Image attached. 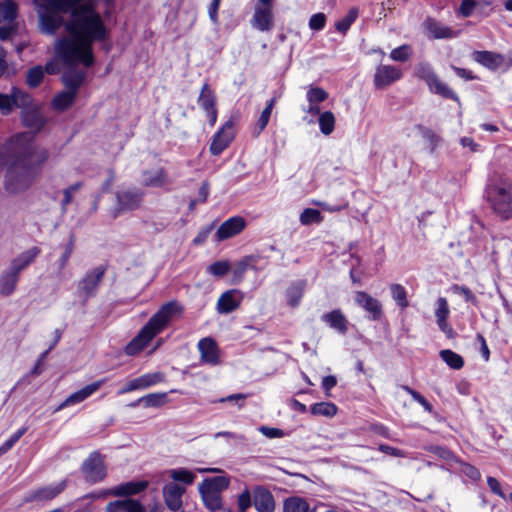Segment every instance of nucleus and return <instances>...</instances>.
Listing matches in <instances>:
<instances>
[{
	"label": "nucleus",
	"mask_w": 512,
	"mask_h": 512,
	"mask_svg": "<svg viewBox=\"0 0 512 512\" xmlns=\"http://www.w3.org/2000/svg\"><path fill=\"white\" fill-rule=\"evenodd\" d=\"M182 310L177 301H169L163 304L142 327L139 333L126 345V355L135 356L141 352L154 337L168 327L175 316L182 313Z\"/></svg>",
	"instance_id": "f257e3e1"
},
{
	"label": "nucleus",
	"mask_w": 512,
	"mask_h": 512,
	"mask_svg": "<svg viewBox=\"0 0 512 512\" xmlns=\"http://www.w3.org/2000/svg\"><path fill=\"white\" fill-rule=\"evenodd\" d=\"M33 135L21 133L15 135L9 143V152L12 158L17 159L26 166L36 177L42 166L49 158L46 148L35 145Z\"/></svg>",
	"instance_id": "f03ea898"
},
{
	"label": "nucleus",
	"mask_w": 512,
	"mask_h": 512,
	"mask_svg": "<svg viewBox=\"0 0 512 512\" xmlns=\"http://www.w3.org/2000/svg\"><path fill=\"white\" fill-rule=\"evenodd\" d=\"M485 198L499 219L512 221V181H491L486 185Z\"/></svg>",
	"instance_id": "7ed1b4c3"
},
{
	"label": "nucleus",
	"mask_w": 512,
	"mask_h": 512,
	"mask_svg": "<svg viewBox=\"0 0 512 512\" xmlns=\"http://www.w3.org/2000/svg\"><path fill=\"white\" fill-rule=\"evenodd\" d=\"M36 176L20 161L13 158L5 176V188L10 193H19L28 189Z\"/></svg>",
	"instance_id": "20e7f679"
},
{
	"label": "nucleus",
	"mask_w": 512,
	"mask_h": 512,
	"mask_svg": "<svg viewBox=\"0 0 512 512\" xmlns=\"http://www.w3.org/2000/svg\"><path fill=\"white\" fill-rule=\"evenodd\" d=\"M415 74L418 78L424 80L431 92L442 96L443 98L459 101L456 93L450 89L445 83L441 82L436 76L433 68L429 63H419L416 66Z\"/></svg>",
	"instance_id": "39448f33"
},
{
	"label": "nucleus",
	"mask_w": 512,
	"mask_h": 512,
	"mask_svg": "<svg viewBox=\"0 0 512 512\" xmlns=\"http://www.w3.org/2000/svg\"><path fill=\"white\" fill-rule=\"evenodd\" d=\"M143 193L138 189H127L116 193L117 205L111 210L113 218L119 217L122 213L136 210L140 207Z\"/></svg>",
	"instance_id": "423d86ee"
},
{
	"label": "nucleus",
	"mask_w": 512,
	"mask_h": 512,
	"mask_svg": "<svg viewBox=\"0 0 512 512\" xmlns=\"http://www.w3.org/2000/svg\"><path fill=\"white\" fill-rule=\"evenodd\" d=\"M250 23L260 32H270L275 25L273 3L258 2L254 7Z\"/></svg>",
	"instance_id": "0eeeda50"
},
{
	"label": "nucleus",
	"mask_w": 512,
	"mask_h": 512,
	"mask_svg": "<svg viewBox=\"0 0 512 512\" xmlns=\"http://www.w3.org/2000/svg\"><path fill=\"white\" fill-rule=\"evenodd\" d=\"M104 276V269L96 267L87 272L77 284V294L84 301L96 295L100 282Z\"/></svg>",
	"instance_id": "6e6552de"
},
{
	"label": "nucleus",
	"mask_w": 512,
	"mask_h": 512,
	"mask_svg": "<svg viewBox=\"0 0 512 512\" xmlns=\"http://www.w3.org/2000/svg\"><path fill=\"white\" fill-rule=\"evenodd\" d=\"M82 473L86 481L97 483L106 476L104 461L99 452H92L81 466Z\"/></svg>",
	"instance_id": "1a4fd4ad"
},
{
	"label": "nucleus",
	"mask_w": 512,
	"mask_h": 512,
	"mask_svg": "<svg viewBox=\"0 0 512 512\" xmlns=\"http://www.w3.org/2000/svg\"><path fill=\"white\" fill-rule=\"evenodd\" d=\"M403 72L400 68L393 65H378L374 74V86L377 89H384L396 81L400 80Z\"/></svg>",
	"instance_id": "9d476101"
},
{
	"label": "nucleus",
	"mask_w": 512,
	"mask_h": 512,
	"mask_svg": "<svg viewBox=\"0 0 512 512\" xmlns=\"http://www.w3.org/2000/svg\"><path fill=\"white\" fill-rule=\"evenodd\" d=\"M233 127L234 122L229 119L214 135L209 148L212 155H219L228 147L234 138Z\"/></svg>",
	"instance_id": "9b49d317"
},
{
	"label": "nucleus",
	"mask_w": 512,
	"mask_h": 512,
	"mask_svg": "<svg viewBox=\"0 0 512 512\" xmlns=\"http://www.w3.org/2000/svg\"><path fill=\"white\" fill-rule=\"evenodd\" d=\"M422 28L429 39H451L457 37L456 31L432 17H427L423 21Z\"/></svg>",
	"instance_id": "f8f14e48"
},
{
	"label": "nucleus",
	"mask_w": 512,
	"mask_h": 512,
	"mask_svg": "<svg viewBox=\"0 0 512 512\" xmlns=\"http://www.w3.org/2000/svg\"><path fill=\"white\" fill-rule=\"evenodd\" d=\"M106 383V379L97 380L91 384L86 385L80 390L72 393L69 397H67L56 409V411H60L66 407L73 406L79 404L93 395L96 391H98L104 384Z\"/></svg>",
	"instance_id": "ddd939ff"
},
{
	"label": "nucleus",
	"mask_w": 512,
	"mask_h": 512,
	"mask_svg": "<svg viewBox=\"0 0 512 512\" xmlns=\"http://www.w3.org/2000/svg\"><path fill=\"white\" fill-rule=\"evenodd\" d=\"M197 102L205 111L210 125L213 126L217 121L216 96L207 83L202 86Z\"/></svg>",
	"instance_id": "4468645a"
},
{
	"label": "nucleus",
	"mask_w": 512,
	"mask_h": 512,
	"mask_svg": "<svg viewBox=\"0 0 512 512\" xmlns=\"http://www.w3.org/2000/svg\"><path fill=\"white\" fill-rule=\"evenodd\" d=\"M246 227V220L241 216L230 217L225 220L216 232L217 241H223L241 233Z\"/></svg>",
	"instance_id": "2eb2a0df"
},
{
	"label": "nucleus",
	"mask_w": 512,
	"mask_h": 512,
	"mask_svg": "<svg viewBox=\"0 0 512 512\" xmlns=\"http://www.w3.org/2000/svg\"><path fill=\"white\" fill-rule=\"evenodd\" d=\"M354 300L357 305L362 307L370 314L371 320L377 321L381 318L382 305L376 298L372 297L364 291H357L355 293Z\"/></svg>",
	"instance_id": "dca6fc26"
},
{
	"label": "nucleus",
	"mask_w": 512,
	"mask_h": 512,
	"mask_svg": "<svg viewBox=\"0 0 512 512\" xmlns=\"http://www.w3.org/2000/svg\"><path fill=\"white\" fill-rule=\"evenodd\" d=\"M185 488L175 482H169L163 487V497L166 506L172 511H179L182 508V496Z\"/></svg>",
	"instance_id": "f3484780"
},
{
	"label": "nucleus",
	"mask_w": 512,
	"mask_h": 512,
	"mask_svg": "<svg viewBox=\"0 0 512 512\" xmlns=\"http://www.w3.org/2000/svg\"><path fill=\"white\" fill-rule=\"evenodd\" d=\"M243 300V293L237 289L228 290L221 294L217 301V311L228 314L236 310Z\"/></svg>",
	"instance_id": "a211bd4d"
},
{
	"label": "nucleus",
	"mask_w": 512,
	"mask_h": 512,
	"mask_svg": "<svg viewBox=\"0 0 512 512\" xmlns=\"http://www.w3.org/2000/svg\"><path fill=\"white\" fill-rule=\"evenodd\" d=\"M450 315L448 301L444 297H439L436 301L435 317L438 328L448 337L454 336V330L449 325L447 319Z\"/></svg>",
	"instance_id": "6ab92c4d"
},
{
	"label": "nucleus",
	"mask_w": 512,
	"mask_h": 512,
	"mask_svg": "<svg viewBox=\"0 0 512 512\" xmlns=\"http://www.w3.org/2000/svg\"><path fill=\"white\" fill-rule=\"evenodd\" d=\"M253 505L258 512H274L275 510L272 493L262 486H257L253 490Z\"/></svg>",
	"instance_id": "aec40b11"
},
{
	"label": "nucleus",
	"mask_w": 512,
	"mask_h": 512,
	"mask_svg": "<svg viewBox=\"0 0 512 512\" xmlns=\"http://www.w3.org/2000/svg\"><path fill=\"white\" fill-rule=\"evenodd\" d=\"M40 253V248L36 246L31 247L13 258L10 262L9 268L20 276V273L31 265Z\"/></svg>",
	"instance_id": "412c9836"
},
{
	"label": "nucleus",
	"mask_w": 512,
	"mask_h": 512,
	"mask_svg": "<svg viewBox=\"0 0 512 512\" xmlns=\"http://www.w3.org/2000/svg\"><path fill=\"white\" fill-rule=\"evenodd\" d=\"M472 59L490 70H497L504 65L505 58L502 54L492 51H474Z\"/></svg>",
	"instance_id": "4be33fe9"
},
{
	"label": "nucleus",
	"mask_w": 512,
	"mask_h": 512,
	"mask_svg": "<svg viewBox=\"0 0 512 512\" xmlns=\"http://www.w3.org/2000/svg\"><path fill=\"white\" fill-rule=\"evenodd\" d=\"M106 512H145V508L139 501L126 498L108 503Z\"/></svg>",
	"instance_id": "5701e85b"
},
{
	"label": "nucleus",
	"mask_w": 512,
	"mask_h": 512,
	"mask_svg": "<svg viewBox=\"0 0 512 512\" xmlns=\"http://www.w3.org/2000/svg\"><path fill=\"white\" fill-rule=\"evenodd\" d=\"M198 349L201 358L204 362L209 364H217L219 355L218 348L215 341L211 338H203L198 342Z\"/></svg>",
	"instance_id": "b1692460"
},
{
	"label": "nucleus",
	"mask_w": 512,
	"mask_h": 512,
	"mask_svg": "<svg viewBox=\"0 0 512 512\" xmlns=\"http://www.w3.org/2000/svg\"><path fill=\"white\" fill-rule=\"evenodd\" d=\"M146 481L127 482L117 485L109 490V494L113 496H129L142 492L147 488Z\"/></svg>",
	"instance_id": "393cba45"
},
{
	"label": "nucleus",
	"mask_w": 512,
	"mask_h": 512,
	"mask_svg": "<svg viewBox=\"0 0 512 512\" xmlns=\"http://www.w3.org/2000/svg\"><path fill=\"white\" fill-rule=\"evenodd\" d=\"M18 281L19 275L9 267L3 270L0 274V295L10 296L15 291Z\"/></svg>",
	"instance_id": "a878e982"
},
{
	"label": "nucleus",
	"mask_w": 512,
	"mask_h": 512,
	"mask_svg": "<svg viewBox=\"0 0 512 512\" xmlns=\"http://www.w3.org/2000/svg\"><path fill=\"white\" fill-rule=\"evenodd\" d=\"M322 321H324L326 324H328L332 329H335L341 334H345L347 332V319L343 315V313L336 309L329 313H326L322 315L321 317Z\"/></svg>",
	"instance_id": "bb28decb"
},
{
	"label": "nucleus",
	"mask_w": 512,
	"mask_h": 512,
	"mask_svg": "<svg viewBox=\"0 0 512 512\" xmlns=\"http://www.w3.org/2000/svg\"><path fill=\"white\" fill-rule=\"evenodd\" d=\"M66 483L62 481L34 491L29 497L30 500H50L56 497L65 489Z\"/></svg>",
	"instance_id": "cd10ccee"
},
{
	"label": "nucleus",
	"mask_w": 512,
	"mask_h": 512,
	"mask_svg": "<svg viewBox=\"0 0 512 512\" xmlns=\"http://www.w3.org/2000/svg\"><path fill=\"white\" fill-rule=\"evenodd\" d=\"M84 78L85 72L76 69H68L62 75V81L67 90L74 91L76 94Z\"/></svg>",
	"instance_id": "c85d7f7f"
},
{
	"label": "nucleus",
	"mask_w": 512,
	"mask_h": 512,
	"mask_svg": "<svg viewBox=\"0 0 512 512\" xmlns=\"http://www.w3.org/2000/svg\"><path fill=\"white\" fill-rule=\"evenodd\" d=\"M45 122H46L45 118L37 110L28 109V110H25L23 113L24 125L32 130H35V131L41 130L43 128V126L45 125Z\"/></svg>",
	"instance_id": "c756f323"
},
{
	"label": "nucleus",
	"mask_w": 512,
	"mask_h": 512,
	"mask_svg": "<svg viewBox=\"0 0 512 512\" xmlns=\"http://www.w3.org/2000/svg\"><path fill=\"white\" fill-rule=\"evenodd\" d=\"M199 492L206 508L211 511H217L222 507V497L220 493L204 489L199 486Z\"/></svg>",
	"instance_id": "7c9ffc66"
},
{
	"label": "nucleus",
	"mask_w": 512,
	"mask_h": 512,
	"mask_svg": "<svg viewBox=\"0 0 512 512\" xmlns=\"http://www.w3.org/2000/svg\"><path fill=\"white\" fill-rule=\"evenodd\" d=\"M76 95L77 94L74 91L69 90L58 93L52 101L53 108L57 111H64L68 109L73 104Z\"/></svg>",
	"instance_id": "2f4dec72"
},
{
	"label": "nucleus",
	"mask_w": 512,
	"mask_h": 512,
	"mask_svg": "<svg viewBox=\"0 0 512 512\" xmlns=\"http://www.w3.org/2000/svg\"><path fill=\"white\" fill-rule=\"evenodd\" d=\"M167 175L164 169L160 168L154 171L145 172L143 175V184L150 187H161L166 183Z\"/></svg>",
	"instance_id": "473e14b6"
},
{
	"label": "nucleus",
	"mask_w": 512,
	"mask_h": 512,
	"mask_svg": "<svg viewBox=\"0 0 512 512\" xmlns=\"http://www.w3.org/2000/svg\"><path fill=\"white\" fill-rule=\"evenodd\" d=\"M230 484V479L227 476L221 475L213 478L205 479L200 487L208 489L213 492L220 493L227 489Z\"/></svg>",
	"instance_id": "72a5a7b5"
},
{
	"label": "nucleus",
	"mask_w": 512,
	"mask_h": 512,
	"mask_svg": "<svg viewBox=\"0 0 512 512\" xmlns=\"http://www.w3.org/2000/svg\"><path fill=\"white\" fill-rule=\"evenodd\" d=\"M309 508L307 500L298 496L289 497L283 503V512H308Z\"/></svg>",
	"instance_id": "f704fd0d"
},
{
	"label": "nucleus",
	"mask_w": 512,
	"mask_h": 512,
	"mask_svg": "<svg viewBox=\"0 0 512 512\" xmlns=\"http://www.w3.org/2000/svg\"><path fill=\"white\" fill-rule=\"evenodd\" d=\"M305 290V282L299 281L293 283L286 291L287 302L291 307H296L300 304Z\"/></svg>",
	"instance_id": "c9c22d12"
},
{
	"label": "nucleus",
	"mask_w": 512,
	"mask_h": 512,
	"mask_svg": "<svg viewBox=\"0 0 512 512\" xmlns=\"http://www.w3.org/2000/svg\"><path fill=\"white\" fill-rule=\"evenodd\" d=\"M142 404L146 408H158L168 402L166 392L151 393L139 398Z\"/></svg>",
	"instance_id": "e433bc0d"
},
{
	"label": "nucleus",
	"mask_w": 512,
	"mask_h": 512,
	"mask_svg": "<svg viewBox=\"0 0 512 512\" xmlns=\"http://www.w3.org/2000/svg\"><path fill=\"white\" fill-rule=\"evenodd\" d=\"M137 378L141 390H144L159 383H163L165 381V374L162 372H152L143 374Z\"/></svg>",
	"instance_id": "4c0bfd02"
},
{
	"label": "nucleus",
	"mask_w": 512,
	"mask_h": 512,
	"mask_svg": "<svg viewBox=\"0 0 512 512\" xmlns=\"http://www.w3.org/2000/svg\"><path fill=\"white\" fill-rule=\"evenodd\" d=\"M310 412L313 415L333 417L337 413V406L331 402L315 403L310 407Z\"/></svg>",
	"instance_id": "58836bf2"
},
{
	"label": "nucleus",
	"mask_w": 512,
	"mask_h": 512,
	"mask_svg": "<svg viewBox=\"0 0 512 512\" xmlns=\"http://www.w3.org/2000/svg\"><path fill=\"white\" fill-rule=\"evenodd\" d=\"M320 131L324 135H330L334 131L335 116L331 111L322 112L318 118Z\"/></svg>",
	"instance_id": "ea45409f"
},
{
	"label": "nucleus",
	"mask_w": 512,
	"mask_h": 512,
	"mask_svg": "<svg viewBox=\"0 0 512 512\" xmlns=\"http://www.w3.org/2000/svg\"><path fill=\"white\" fill-rule=\"evenodd\" d=\"M168 474H169L170 478H172L173 481L182 482L186 485L192 484L196 478V476L193 472H191L185 468L169 470Z\"/></svg>",
	"instance_id": "a19ab883"
},
{
	"label": "nucleus",
	"mask_w": 512,
	"mask_h": 512,
	"mask_svg": "<svg viewBox=\"0 0 512 512\" xmlns=\"http://www.w3.org/2000/svg\"><path fill=\"white\" fill-rule=\"evenodd\" d=\"M358 17V9L357 8H351L348 13L339 21L335 23V28L340 33L345 34L351 25L355 22V20Z\"/></svg>",
	"instance_id": "79ce46f5"
},
{
	"label": "nucleus",
	"mask_w": 512,
	"mask_h": 512,
	"mask_svg": "<svg viewBox=\"0 0 512 512\" xmlns=\"http://www.w3.org/2000/svg\"><path fill=\"white\" fill-rule=\"evenodd\" d=\"M440 357L452 369L457 370L462 368L464 365L463 358L452 350L446 349L440 351Z\"/></svg>",
	"instance_id": "37998d69"
},
{
	"label": "nucleus",
	"mask_w": 512,
	"mask_h": 512,
	"mask_svg": "<svg viewBox=\"0 0 512 512\" xmlns=\"http://www.w3.org/2000/svg\"><path fill=\"white\" fill-rule=\"evenodd\" d=\"M323 217L321 212L317 209L306 208L304 209L299 217V221L302 225H310L312 223H321Z\"/></svg>",
	"instance_id": "c03bdc74"
},
{
	"label": "nucleus",
	"mask_w": 512,
	"mask_h": 512,
	"mask_svg": "<svg viewBox=\"0 0 512 512\" xmlns=\"http://www.w3.org/2000/svg\"><path fill=\"white\" fill-rule=\"evenodd\" d=\"M0 15L3 19L12 22L17 17V4L14 0H5L0 4Z\"/></svg>",
	"instance_id": "a18cd8bd"
},
{
	"label": "nucleus",
	"mask_w": 512,
	"mask_h": 512,
	"mask_svg": "<svg viewBox=\"0 0 512 512\" xmlns=\"http://www.w3.org/2000/svg\"><path fill=\"white\" fill-rule=\"evenodd\" d=\"M392 298L401 308L408 307L406 289L400 284H392L390 286Z\"/></svg>",
	"instance_id": "49530a36"
},
{
	"label": "nucleus",
	"mask_w": 512,
	"mask_h": 512,
	"mask_svg": "<svg viewBox=\"0 0 512 512\" xmlns=\"http://www.w3.org/2000/svg\"><path fill=\"white\" fill-rule=\"evenodd\" d=\"M412 53L413 51L411 46L404 44L393 49L390 52V58L391 60L396 62H406L411 58Z\"/></svg>",
	"instance_id": "de8ad7c7"
},
{
	"label": "nucleus",
	"mask_w": 512,
	"mask_h": 512,
	"mask_svg": "<svg viewBox=\"0 0 512 512\" xmlns=\"http://www.w3.org/2000/svg\"><path fill=\"white\" fill-rule=\"evenodd\" d=\"M44 77V69L42 66H35L28 70L26 83L29 87L35 88L39 86Z\"/></svg>",
	"instance_id": "09e8293b"
},
{
	"label": "nucleus",
	"mask_w": 512,
	"mask_h": 512,
	"mask_svg": "<svg viewBox=\"0 0 512 512\" xmlns=\"http://www.w3.org/2000/svg\"><path fill=\"white\" fill-rule=\"evenodd\" d=\"M10 97L13 99V107L26 108L31 103V97L16 87L12 88Z\"/></svg>",
	"instance_id": "8fccbe9b"
},
{
	"label": "nucleus",
	"mask_w": 512,
	"mask_h": 512,
	"mask_svg": "<svg viewBox=\"0 0 512 512\" xmlns=\"http://www.w3.org/2000/svg\"><path fill=\"white\" fill-rule=\"evenodd\" d=\"M230 268L229 261H216L207 267V272L213 276L222 277L229 272Z\"/></svg>",
	"instance_id": "3c124183"
},
{
	"label": "nucleus",
	"mask_w": 512,
	"mask_h": 512,
	"mask_svg": "<svg viewBox=\"0 0 512 512\" xmlns=\"http://www.w3.org/2000/svg\"><path fill=\"white\" fill-rule=\"evenodd\" d=\"M419 129L422 137L429 144L431 152H434L435 149L440 146L442 142L441 138L429 128L420 127Z\"/></svg>",
	"instance_id": "603ef678"
},
{
	"label": "nucleus",
	"mask_w": 512,
	"mask_h": 512,
	"mask_svg": "<svg viewBox=\"0 0 512 512\" xmlns=\"http://www.w3.org/2000/svg\"><path fill=\"white\" fill-rule=\"evenodd\" d=\"M27 428L22 427L17 430L13 435L9 437L1 446H0V456L7 453L18 441L19 439L26 433Z\"/></svg>",
	"instance_id": "864d4df0"
},
{
	"label": "nucleus",
	"mask_w": 512,
	"mask_h": 512,
	"mask_svg": "<svg viewBox=\"0 0 512 512\" xmlns=\"http://www.w3.org/2000/svg\"><path fill=\"white\" fill-rule=\"evenodd\" d=\"M253 504V493L249 489L245 488L237 499V506L239 512H246L248 508Z\"/></svg>",
	"instance_id": "5fc2aeb1"
},
{
	"label": "nucleus",
	"mask_w": 512,
	"mask_h": 512,
	"mask_svg": "<svg viewBox=\"0 0 512 512\" xmlns=\"http://www.w3.org/2000/svg\"><path fill=\"white\" fill-rule=\"evenodd\" d=\"M328 98V93L320 87H311L307 91V100L309 103H321Z\"/></svg>",
	"instance_id": "6e6d98bb"
},
{
	"label": "nucleus",
	"mask_w": 512,
	"mask_h": 512,
	"mask_svg": "<svg viewBox=\"0 0 512 512\" xmlns=\"http://www.w3.org/2000/svg\"><path fill=\"white\" fill-rule=\"evenodd\" d=\"M73 250H74V242L72 239H70L69 242L65 245L64 251H63L61 257L57 261L59 271H62L66 267L71 255L73 253Z\"/></svg>",
	"instance_id": "4d7b16f0"
},
{
	"label": "nucleus",
	"mask_w": 512,
	"mask_h": 512,
	"mask_svg": "<svg viewBox=\"0 0 512 512\" xmlns=\"http://www.w3.org/2000/svg\"><path fill=\"white\" fill-rule=\"evenodd\" d=\"M276 102V99L275 98H272L268 101L266 107L264 108V110L262 111L260 117H259V120H258V125H259V128L260 130H263L268 122H269V119H270V116H271V113H272V110H273V107H274V104Z\"/></svg>",
	"instance_id": "13d9d810"
},
{
	"label": "nucleus",
	"mask_w": 512,
	"mask_h": 512,
	"mask_svg": "<svg viewBox=\"0 0 512 512\" xmlns=\"http://www.w3.org/2000/svg\"><path fill=\"white\" fill-rule=\"evenodd\" d=\"M326 16L324 13L313 14L309 19V28L313 31H320L325 27Z\"/></svg>",
	"instance_id": "bf43d9fd"
},
{
	"label": "nucleus",
	"mask_w": 512,
	"mask_h": 512,
	"mask_svg": "<svg viewBox=\"0 0 512 512\" xmlns=\"http://www.w3.org/2000/svg\"><path fill=\"white\" fill-rule=\"evenodd\" d=\"M451 291L454 293V294H457L459 296H462L465 301L467 302H474L475 301V296L474 294L471 292V290L469 288H467L466 286H461V285H453L451 287Z\"/></svg>",
	"instance_id": "052dcab7"
},
{
	"label": "nucleus",
	"mask_w": 512,
	"mask_h": 512,
	"mask_svg": "<svg viewBox=\"0 0 512 512\" xmlns=\"http://www.w3.org/2000/svg\"><path fill=\"white\" fill-rule=\"evenodd\" d=\"M259 431L262 435L266 436L267 438L273 439V438H282L285 436V433L283 430L268 426H260Z\"/></svg>",
	"instance_id": "680f3d73"
},
{
	"label": "nucleus",
	"mask_w": 512,
	"mask_h": 512,
	"mask_svg": "<svg viewBox=\"0 0 512 512\" xmlns=\"http://www.w3.org/2000/svg\"><path fill=\"white\" fill-rule=\"evenodd\" d=\"M13 109V99L10 97V94H2L0 93V111L7 115Z\"/></svg>",
	"instance_id": "e2e57ef3"
},
{
	"label": "nucleus",
	"mask_w": 512,
	"mask_h": 512,
	"mask_svg": "<svg viewBox=\"0 0 512 512\" xmlns=\"http://www.w3.org/2000/svg\"><path fill=\"white\" fill-rule=\"evenodd\" d=\"M248 267H249V262L247 259H244L236 264V266L233 270V275L237 282L242 280Z\"/></svg>",
	"instance_id": "0e129e2a"
},
{
	"label": "nucleus",
	"mask_w": 512,
	"mask_h": 512,
	"mask_svg": "<svg viewBox=\"0 0 512 512\" xmlns=\"http://www.w3.org/2000/svg\"><path fill=\"white\" fill-rule=\"evenodd\" d=\"M378 449L379 451L394 457H405L404 451L386 444H380Z\"/></svg>",
	"instance_id": "69168bd1"
},
{
	"label": "nucleus",
	"mask_w": 512,
	"mask_h": 512,
	"mask_svg": "<svg viewBox=\"0 0 512 512\" xmlns=\"http://www.w3.org/2000/svg\"><path fill=\"white\" fill-rule=\"evenodd\" d=\"M135 390H141L138 378H134L126 382V384L118 391V394H126Z\"/></svg>",
	"instance_id": "338daca9"
},
{
	"label": "nucleus",
	"mask_w": 512,
	"mask_h": 512,
	"mask_svg": "<svg viewBox=\"0 0 512 512\" xmlns=\"http://www.w3.org/2000/svg\"><path fill=\"white\" fill-rule=\"evenodd\" d=\"M475 7V2L473 0H463L460 7L459 12L464 17H468L472 14Z\"/></svg>",
	"instance_id": "774afa93"
}]
</instances>
